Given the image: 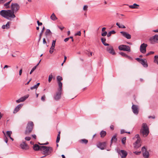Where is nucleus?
I'll return each instance as SVG.
<instances>
[{
	"label": "nucleus",
	"mask_w": 158,
	"mask_h": 158,
	"mask_svg": "<svg viewBox=\"0 0 158 158\" xmlns=\"http://www.w3.org/2000/svg\"><path fill=\"white\" fill-rule=\"evenodd\" d=\"M14 13L11 9L2 10L0 11V15L3 17L9 20L15 18Z\"/></svg>",
	"instance_id": "obj_1"
},
{
	"label": "nucleus",
	"mask_w": 158,
	"mask_h": 158,
	"mask_svg": "<svg viewBox=\"0 0 158 158\" xmlns=\"http://www.w3.org/2000/svg\"><path fill=\"white\" fill-rule=\"evenodd\" d=\"M48 144V143L47 142L44 143H40V151H43L41 152L42 153L48 155L50 154L52 151V148L50 147H47L45 146H41L42 145H46Z\"/></svg>",
	"instance_id": "obj_2"
},
{
	"label": "nucleus",
	"mask_w": 158,
	"mask_h": 158,
	"mask_svg": "<svg viewBox=\"0 0 158 158\" xmlns=\"http://www.w3.org/2000/svg\"><path fill=\"white\" fill-rule=\"evenodd\" d=\"M140 132V134H142L143 137H146L148 135L149 131L148 127L146 123L142 124Z\"/></svg>",
	"instance_id": "obj_3"
},
{
	"label": "nucleus",
	"mask_w": 158,
	"mask_h": 158,
	"mask_svg": "<svg viewBox=\"0 0 158 158\" xmlns=\"http://www.w3.org/2000/svg\"><path fill=\"white\" fill-rule=\"evenodd\" d=\"M33 126L34 124L33 122H29L27 124L26 129L25 131V134L28 135L30 134L33 130Z\"/></svg>",
	"instance_id": "obj_4"
},
{
	"label": "nucleus",
	"mask_w": 158,
	"mask_h": 158,
	"mask_svg": "<svg viewBox=\"0 0 158 158\" xmlns=\"http://www.w3.org/2000/svg\"><path fill=\"white\" fill-rule=\"evenodd\" d=\"M20 7L19 5L16 3H12L10 5L11 10L14 13H16L19 10Z\"/></svg>",
	"instance_id": "obj_5"
},
{
	"label": "nucleus",
	"mask_w": 158,
	"mask_h": 158,
	"mask_svg": "<svg viewBox=\"0 0 158 158\" xmlns=\"http://www.w3.org/2000/svg\"><path fill=\"white\" fill-rule=\"evenodd\" d=\"M118 48L121 51H127L129 52L131 51L130 47L129 46L125 45H121L119 46Z\"/></svg>",
	"instance_id": "obj_6"
},
{
	"label": "nucleus",
	"mask_w": 158,
	"mask_h": 158,
	"mask_svg": "<svg viewBox=\"0 0 158 158\" xmlns=\"http://www.w3.org/2000/svg\"><path fill=\"white\" fill-rule=\"evenodd\" d=\"M142 151L143 152V155L144 158H148L149 156V153L147 151L145 147L144 146L142 148Z\"/></svg>",
	"instance_id": "obj_7"
},
{
	"label": "nucleus",
	"mask_w": 158,
	"mask_h": 158,
	"mask_svg": "<svg viewBox=\"0 0 158 158\" xmlns=\"http://www.w3.org/2000/svg\"><path fill=\"white\" fill-rule=\"evenodd\" d=\"M147 44L143 43L141 44L140 47V51L143 53H145L146 52V48L147 46Z\"/></svg>",
	"instance_id": "obj_8"
},
{
	"label": "nucleus",
	"mask_w": 158,
	"mask_h": 158,
	"mask_svg": "<svg viewBox=\"0 0 158 158\" xmlns=\"http://www.w3.org/2000/svg\"><path fill=\"white\" fill-rule=\"evenodd\" d=\"M106 50L110 53L114 55L115 54V52L114 50L113 47L111 46H109L107 47Z\"/></svg>",
	"instance_id": "obj_9"
},
{
	"label": "nucleus",
	"mask_w": 158,
	"mask_h": 158,
	"mask_svg": "<svg viewBox=\"0 0 158 158\" xmlns=\"http://www.w3.org/2000/svg\"><path fill=\"white\" fill-rule=\"evenodd\" d=\"M62 91L58 90V92H56V95L54 96V99L56 100L59 99L61 97Z\"/></svg>",
	"instance_id": "obj_10"
},
{
	"label": "nucleus",
	"mask_w": 158,
	"mask_h": 158,
	"mask_svg": "<svg viewBox=\"0 0 158 158\" xmlns=\"http://www.w3.org/2000/svg\"><path fill=\"white\" fill-rule=\"evenodd\" d=\"M20 147L22 149L26 150H28L29 148V147L25 142H23L21 143Z\"/></svg>",
	"instance_id": "obj_11"
},
{
	"label": "nucleus",
	"mask_w": 158,
	"mask_h": 158,
	"mask_svg": "<svg viewBox=\"0 0 158 158\" xmlns=\"http://www.w3.org/2000/svg\"><path fill=\"white\" fill-rule=\"evenodd\" d=\"M158 40V35H156L150 39V41L152 44H154Z\"/></svg>",
	"instance_id": "obj_12"
},
{
	"label": "nucleus",
	"mask_w": 158,
	"mask_h": 158,
	"mask_svg": "<svg viewBox=\"0 0 158 158\" xmlns=\"http://www.w3.org/2000/svg\"><path fill=\"white\" fill-rule=\"evenodd\" d=\"M119 154L121 156L122 158H125L127 155V152L124 150H121L119 152Z\"/></svg>",
	"instance_id": "obj_13"
},
{
	"label": "nucleus",
	"mask_w": 158,
	"mask_h": 158,
	"mask_svg": "<svg viewBox=\"0 0 158 158\" xmlns=\"http://www.w3.org/2000/svg\"><path fill=\"white\" fill-rule=\"evenodd\" d=\"M106 143L105 142L100 143L97 145V147L103 150L104 149L105 147L106 146Z\"/></svg>",
	"instance_id": "obj_14"
},
{
	"label": "nucleus",
	"mask_w": 158,
	"mask_h": 158,
	"mask_svg": "<svg viewBox=\"0 0 158 158\" xmlns=\"http://www.w3.org/2000/svg\"><path fill=\"white\" fill-rule=\"evenodd\" d=\"M120 33L123 35L127 38V39H130L131 38V35L127 33L125 31H121Z\"/></svg>",
	"instance_id": "obj_15"
},
{
	"label": "nucleus",
	"mask_w": 158,
	"mask_h": 158,
	"mask_svg": "<svg viewBox=\"0 0 158 158\" xmlns=\"http://www.w3.org/2000/svg\"><path fill=\"white\" fill-rule=\"evenodd\" d=\"M132 109L134 114H138L139 111L137 106L134 105H133L132 106Z\"/></svg>",
	"instance_id": "obj_16"
},
{
	"label": "nucleus",
	"mask_w": 158,
	"mask_h": 158,
	"mask_svg": "<svg viewBox=\"0 0 158 158\" xmlns=\"http://www.w3.org/2000/svg\"><path fill=\"white\" fill-rule=\"evenodd\" d=\"M28 97V96L27 95V96H25L23 97H21L19 99L16 100V102L17 103H19L21 102L24 101Z\"/></svg>",
	"instance_id": "obj_17"
},
{
	"label": "nucleus",
	"mask_w": 158,
	"mask_h": 158,
	"mask_svg": "<svg viewBox=\"0 0 158 158\" xmlns=\"http://www.w3.org/2000/svg\"><path fill=\"white\" fill-rule=\"evenodd\" d=\"M140 139H137V140L134 143V145L135 148H138L140 146L141 144H140Z\"/></svg>",
	"instance_id": "obj_18"
},
{
	"label": "nucleus",
	"mask_w": 158,
	"mask_h": 158,
	"mask_svg": "<svg viewBox=\"0 0 158 158\" xmlns=\"http://www.w3.org/2000/svg\"><path fill=\"white\" fill-rule=\"evenodd\" d=\"M23 105L22 104H19L16 106L15 108L14 111L13 113H16L18 112L20 109L22 107Z\"/></svg>",
	"instance_id": "obj_19"
},
{
	"label": "nucleus",
	"mask_w": 158,
	"mask_h": 158,
	"mask_svg": "<svg viewBox=\"0 0 158 158\" xmlns=\"http://www.w3.org/2000/svg\"><path fill=\"white\" fill-rule=\"evenodd\" d=\"M140 63L144 67H147L148 66L147 61L145 59H142Z\"/></svg>",
	"instance_id": "obj_20"
},
{
	"label": "nucleus",
	"mask_w": 158,
	"mask_h": 158,
	"mask_svg": "<svg viewBox=\"0 0 158 158\" xmlns=\"http://www.w3.org/2000/svg\"><path fill=\"white\" fill-rule=\"evenodd\" d=\"M10 23L8 22L6 25H3L2 27V29H8L10 27Z\"/></svg>",
	"instance_id": "obj_21"
},
{
	"label": "nucleus",
	"mask_w": 158,
	"mask_h": 158,
	"mask_svg": "<svg viewBox=\"0 0 158 158\" xmlns=\"http://www.w3.org/2000/svg\"><path fill=\"white\" fill-rule=\"evenodd\" d=\"M12 0H11L4 4L3 6L5 7L6 9H9L10 8V4Z\"/></svg>",
	"instance_id": "obj_22"
},
{
	"label": "nucleus",
	"mask_w": 158,
	"mask_h": 158,
	"mask_svg": "<svg viewBox=\"0 0 158 158\" xmlns=\"http://www.w3.org/2000/svg\"><path fill=\"white\" fill-rule=\"evenodd\" d=\"M116 135H115L112 137L111 140V145L113 142L115 143L117 141V139L116 138Z\"/></svg>",
	"instance_id": "obj_23"
},
{
	"label": "nucleus",
	"mask_w": 158,
	"mask_h": 158,
	"mask_svg": "<svg viewBox=\"0 0 158 158\" xmlns=\"http://www.w3.org/2000/svg\"><path fill=\"white\" fill-rule=\"evenodd\" d=\"M119 54L123 56L124 57H127L129 59L131 58V57L130 56L127 55L126 54H125L123 52H120L119 53Z\"/></svg>",
	"instance_id": "obj_24"
},
{
	"label": "nucleus",
	"mask_w": 158,
	"mask_h": 158,
	"mask_svg": "<svg viewBox=\"0 0 158 158\" xmlns=\"http://www.w3.org/2000/svg\"><path fill=\"white\" fill-rule=\"evenodd\" d=\"M51 19L53 21L56 20L57 19V18L56 17L55 14L53 13L50 16Z\"/></svg>",
	"instance_id": "obj_25"
},
{
	"label": "nucleus",
	"mask_w": 158,
	"mask_h": 158,
	"mask_svg": "<svg viewBox=\"0 0 158 158\" xmlns=\"http://www.w3.org/2000/svg\"><path fill=\"white\" fill-rule=\"evenodd\" d=\"M40 85V83H37L35 85L33 86L30 88V89L32 90L34 89H37L38 86Z\"/></svg>",
	"instance_id": "obj_26"
},
{
	"label": "nucleus",
	"mask_w": 158,
	"mask_h": 158,
	"mask_svg": "<svg viewBox=\"0 0 158 158\" xmlns=\"http://www.w3.org/2000/svg\"><path fill=\"white\" fill-rule=\"evenodd\" d=\"M106 133L105 131H102L100 133L101 137L103 138L106 135Z\"/></svg>",
	"instance_id": "obj_27"
},
{
	"label": "nucleus",
	"mask_w": 158,
	"mask_h": 158,
	"mask_svg": "<svg viewBox=\"0 0 158 158\" xmlns=\"http://www.w3.org/2000/svg\"><path fill=\"white\" fill-rule=\"evenodd\" d=\"M57 82L58 84V86L59 87V88L58 89V90H59L60 91H62V83L61 81H58Z\"/></svg>",
	"instance_id": "obj_28"
},
{
	"label": "nucleus",
	"mask_w": 158,
	"mask_h": 158,
	"mask_svg": "<svg viewBox=\"0 0 158 158\" xmlns=\"http://www.w3.org/2000/svg\"><path fill=\"white\" fill-rule=\"evenodd\" d=\"M139 6V5L136 3L132 5H130L129 6V7L132 9L134 8H138V7H136L137 6Z\"/></svg>",
	"instance_id": "obj_29"
},
{
	"label": "nucleus",
	"mask_w": 158,
	"mask_h": 158,
	"mask_svg": "<svg viewBox=\"0 0 158 158\" xmlns=\"http://www.w3.org/2000/svg\"><path fill=\"white\" fill-rule=\"evenodd\" d=\"M79 142L81 143L86 144L88 142V140L85 139H83L80 140Z\"/></svg>",
	"instance_id": "obj_30"
},
{
	"label": "nucleus",
	"mask_w": 158,
	"mask_h": 158,
	"mask_svg": "<svg viewBox=\"0 0 158 158\" xmlns=\"http://www.w3.org/2000/svg\"><path fill=\"white\" fill-rule=\"evenodd\" d=\"M106 41V39L105 38H102L101 39V41L102 43V44L105 45V46H109V44H108L107 43H106L105 42V41Z\"/></svg>",
	"instance_id": "obj_31"
},
{
	"label": "nucleus",
	"mask_w": 158,
	"mask_h": 158,
	"mask_svg": "<svg viewBox=\"0 0 158 158\" xmlns=\"http://www.w3.org/2000/svg\"><path fill=\"white\" fill-rule=\"evenodd\" d=\"M33 148L35 151H37L40 149V146L38 144H35L34 145Z\"/></svg>",
	"instance_id": "obj_32"
},
{
	"label": "nucleus",
	"mask_w": 158,
	"mask_h": 158,
	"mask_svg": "<svg viewBox=\"0 0 158 158\" xmlns=\"http://www.w3.org/2000/svg\"><path fill=\"white\" fill-rule=\"evenodd\" d=\"M116 25L118 26L119 28H126V27L125 26L122 24H120L118 23H116Z\"/></svg>",
	"instance_id": "obj_33"
},
{
	"label": "nucleus",
	"mask_w": 158,
	"mask_h": 158,
	"mask_svg": "<svg viewBox=\"0 0 158 158\" xmlns=\"http://www.w3.org/2000/svg\"><path fill=\"white\" fill-rule=\"evenodd\" d=\"M40 64V61L35 66H34L33 68L31 70V71H30V74H31L32 73L35 69H36L37 66H38L39 64Z\"/></svg>",
	"instance_id": "obj_34"
},
{
	"label": "nucleus",
	"mask_w": 158,
	"mask_h": 158,
	"mask_svg": "<svg viewBox=\"0 0 158 158\" xmlns=\"http://www.w3.org/2000/svg\"><path fill=\"white\" fill-rule=\"evenodd\" d=\"M46 35H50L52 34V32L49 29H47L45 32Z\"/></svg>",
	"instance_id": "obj_35"
},
{
	"label": "nucleus",
	"mask_w": 158,
	"mask_h": 158,
	"mask_svg": "<svg viewBox=\"0 0 158 158\" xmlns=\"http://www.w3.org/2000/svg\"><path fill=\"white\" fill-rule=\"evenodd\" d=\"M116 33L115 31H110L107 35V36L108 37H110L112 34H114Z\"/></svg>",
	"instance_id": "obj_36"
},
{
	"label": "nucleus",
	"mask_w": 158,
	"mask_h": 158,
	"mask_svg": "<svg viewBox=\"0 0 158 158\" xmlns=\"http://www.w3.org/2000/svg\"><path fill=\"white\" fill-rule=\"evenodd\" d=\"M126 137H124L122 138V142L123 144H125L126 143Z\"/></svg>",
	"instance_id": "obj_37"
},
{
	"label": "nucleus",
	"mask_w": 158,
	"mask_h": 158,
	"mask_svg": "<svg viewBox=\"0 0 158 158\" xmlns=\"http://www.w3.org/2000/svg\"><path fill=\"white\" fill-rule=\"evenodd\" d=\"M154 58H155L154 62L158 64V56L156 55L155 56Z\"/></svg>",
	"instance_id": "obj_38"
},
{
	"label": "nucleus",
	"mask_w": 158,
	"mask_h": 158,
	"mask_svg": "<svg viewBox=\"0 0 158 158\" xmlns=\"http://www.w3.org/2000/svg\"><path fill=\"white\" fill-rule=\"evenodd\" d=\"M56 78L57 82L60 81H61L63 79L62 77L59 76H57Z\"/></svg>",
	"instance_id": "obj_39"
},
{
	"label": "nucleus",
	"mask_w": 158,
	"mask_h": 158,
	"mask_svg": "<svg viewBox=\"0 0 158 158\" xmlns=\"http://www.w3.org/2000/svg\"><path fill=\"white\" fill-rule=\"evenodd\" d=\"M52 78H53V76L52 74H51V75H49V77H48V80L49 82H50L51 81Z\"/></svg>",
	"instance_id": "obj_40"
},
{
	"label": "nucleus",
	"mask_w": 158,
	"mask_h": 158,
	"mask_svg": "<svg viewBox=\"0 0 158 158\" xmlns=\"http://www.w3.org/2000/svg\"><path fill=\"white\" fill-rule=\"evenodd\" d=\"M12 131H7L6 132V135L9 137H10Z\"/></svg>",
	"instance_id": "obj_41"
},
{
	"label": "nucleus",
	"mask_w": 158,
	"mask_h": 158,
	"mask_svg": "<svg viewBox=\"0 0 158 158\" xmlns=\"http://www.w3.org/2000/svg\"><path fill=\"white\" fill-rule=\"evenodd\" d=\"M60 139V135H58L56 140V143H58L59 142Z\"/></svg>",
	"instance_id": "obj_42"
},
{
	"label": "nucleus",
	"mask_w": 158,
	"mask_h": 158,
	"mask_svg": "<svg viewBox=\"0 0 158 158\" xmlns=\"http://www.w3.org/2000/svg\"><path fill=\"white\" fill-rule=\"evenodd\" d=\"M56 42V40H53L52 41V46L51 47H54V48H55Z\"/></svg>",
	"instance_id": "obj_43"
},
{
	"label": "nucleus",
	"mask_w": 158,
	"mask_h": 158,
	"mask_svg": "<svg viewBox=\"0 0 158 158\" xmlns=\"http://www.w3.org/2000/svg\"><path fill=\"white\" fill-rule=\"evenodd\" d=\"M54 49V47H51L49 50V52L50 53L52 54L53 52Z\"/></svg>",
	"instance_id": "obj_44"
},
{
	"label": "nucleus",
	"mask_w": 158,
	"mask_h": 158,
	"mask_svg": "<svg viewBox=\"0 0 158 158\" xmlns=\"http://www.w3.org/2000/svg\"><path fill=\"white\" fill-rule=\"evenodd\" d=\"M154 53V52L153 51H150L148 53L146 54V56H148L150 54H153Z\"/></svg>",
	"instance_id": "obj_45"
},
{
	"label": "nucleus",
	"mask_w": 158,
	"mask_h": 158,
	"mask_svg": "<svg viewBox=\"0 0 158 158\" xmlns=\"http://www.w3.org/2000/svg\"><path fill=\"white\" fill-rule=\"evenodd\" d=\"M141 152L140 151V152L135 151V152H134V153L136 155H139L140 154Z\"/></svg>",
	"instance_id": "obj_46"
},
{
	"label": "nucleus",
	"mask_w": 158,
	"mask_h": 158,
	"mask_svg": "<svg viewBox=\"0 0 158 158\" xmlns=\"http://www.w3.org/2000/svg\"><path fill=\"white\" fill-rule=\"evenodd\" d=\"M75 35H79L80 36L81 35V31H78L77 33H76L75 34Z\"/></svg>",
	"instance_id": "obj_47"
},
{
	"label": "nucleus",
	"mask_w": 158,
	"mask_h": 158,
	"mask_svg": "<svg viewBox=\"0 0 158 158\" xmlns=\"http://www.w3.org/2000/svg\"><path fill=\"white\" fill-rule=\"evenodd\" d=\"M127 131H126L124 129H121L120 131L121 134H123L124 133H126Z\"/></svg>",
	"instance_id": "obj_48"
},
{
	"label": "nucleus",
	"mask_w": 158,
	"mask_h": 158,
	"mask_svg": "<svg viewBox=\"0 0 158 158\" xmlns=\"http://www.w3.org/2000/svg\"><path fill=\"white\" fill-rule=\"evenodd\" d=\"M107 34V32L106 31H104V32L102 33V36H105Z\"/></svg>",
	"instance_id": "obj_49"
},
{
	"label": "nucleus",
	"mask_w": 158,
	"mask_h": 158,
	"mask_svg": "<svg viewBox=\"0 0 158 158\" xmlns=\"http://www.w3.org/2000/svg\"><path fill=\"white\" fill-rule=\"evenodd\" d=\"M135 60H136L138 62L140 63L142 60V59H140L139 58H135Z\"/></svg>",
	"instance_id": "obj_50"
},
{
	"label": "nucleus",
	"mask_w": 158,
	"mask_h": 158,
	"mask_svg": "<svg viewBox=\"0 0 158 158\" xmlns=\"http://www.w3.org/2000/svg\"><path fill=\"white\" fill-rule=\"evenodd\" d=\"M88 8V6L87 5H85L83 8V10H87Z\"/></svg>",
	"instance_id": "obj_51"
},
{
	"label": "nucleus",
	"mask_w": 158,
	"mask_h": 158,
	"mask_svg": "<svg viewBox=\"0 0 158 158\" xmlns=\"http://www.w3.org/2000/svg\"><path fill=\"white\" fill-rule=\"evenodd\" d=\"M6 1V0H0V4L4 3Z\"/></svg>",
	"instance_id": "obj_52"
},
{
	"label": "nucleus",
	"mask_w": 158,
	"mask_h": 158,
	"mask_svg": "<svg viewBox=\"0 0 158 158\" xmlns=\"http://www.w3.org/2000/svg\"><path fill=\"white\" fill-rule=\"evenodd\" d=\"M37 24L38 25V27H36V29L37 30H38L39 29V26H40V21H39V20H38L37 21Z\"/></svg>",
	"instance_id": "obj_53"
},
{
	"label": "nucleus",
	"mask_w": 158,
	"mask_h": 158,
	"mask_svg": "<svg viewBox=\"0 0 158 158\" xmlns=\"http://www.w3.org/2000/svg\"><path fill=\"white\" fill-rule=\"evenodd\" d=\"M25 139L26 140L29 141L31 139V137H26Z\"/></svg>",
	"instance_id": "obj_54"
},
{
	"label": "nucleus",
	"mask_w": 158,
	"mask_h": 158,
	"mask_svg": "<svg viewBox=\"0 0 158 158\" xmlns=\"http://www.w3.org/2000/svg\"><path fill=\"white\" fill-rule=\"evenodd\" d=\"M135 138H137V139H140V138L139 134L136 135L135 136Z\"/></svg>",
	"instance_id": "obj_55"
},
{
	"label": "nucleus",
	"mask_w": 158,
	"mask_h": 158,
	"mask_svg": "<svg viewBox=\"0 0 158 158\" xmlns=\"http://www.w3.org/2000/svg\"><path fill=\"white\" fill-rule=\"evenodd\" d=\"M45 95H44L41 97V100L42 101H45Z\"/></svg>",
	"instance_id": "obj_56"
},
{
	"label": "nucleus",
	"mask_w": 158,
	"mask_h": 158,
	"mask_svg": "<svg viewBox=\"0 0 158 158\" xmlns=\"http://www.w3.org/2000/svg\"><path fill=\"white\" fill-rule=\"evenodd\" d=\"M45 28L44 27H43V29L41 31V33L40 34V36H41V34L44 31V30ZM41 38V37H40V38Z\"/></svg>",
	"instance_id": "obj_57"
},
{
	"label": "nucleus",
	"mask_w": 158,
	"mask_h": 158,
	"mask_svg": "<svg viewBox=\"0 0 158 158\" xmlns=\"http://www.w3.org/2000/svg\"><path fill=\"white\" fill-rule=\"evenodd\" d=\"M69 39H70L69 37H68V38H66L64 39V42H66L69 40Z\"/></svg>",
	"instance_id": "obj_58"
},
{
	"label": "nucleus",
	"mask_w": 158,
	"mask_h": 158,
	"mask_svg": "<svg viewBox=\"0 0 158 158\" xmlns=\"http://www.w3.org/2000/svg\"><path fill=\"white\" fill-rule=\"evenodd\" d=\"M58 27L59 28H60L61 31H62L63 29L64 28V27H60V26H58Z\"/></svg>",
	"instance_id": "obj_59"
},
{
	"label": "nucleus",
	"mask_w": 158,
	"mask_h": 158,
	"mask_svg": "<svg viewBox=\"0 0 158 158\" xmlns=\"http://www.w3.org/2000/svg\"><path fill=\"white\" fill-rule=\"evenodd\" d=\"M110 129L112 130H113L114 129V126L113 125H111L110 126Z\"/></svg>",
	"instance_id": "obj_60"
},
{
	"label": "nucleus",
	"mask_w": 158,
	"mask_h": 158,
	"mask_svg": "<svg viewBox=\"0 0 158 158\" xmlns=\"http://www.w3.org/2000/svg\"><path fill=\"white\" fill-rule=\"evenodd\" d=\"M22 72V69H21L19 71V75H21Z\"/></svg>",
	"instance_id": "obj_61"
},
{
	"label": "nucleus",
	"mask_w": 158,
	"mask_h": 158,
	"mask_svg": "<svg viewBox=\"0 0 158 158\" xmlns=\"http://www.w3.org/2000/svg\"><path fill=\"white\" fill-rule=\"evenodd\" d=\"M148 118H153V119H154L155 118V116H149L148 117Z\"/></svg>",
	"instance_id": "obj_62"
},
{
	"label": "nucleus",
	"mask_w": 158,
	"mask_h": 158,
	"mask_svg": "<svg viewBox=\"0 0 158 158\" xmlns=\"http://www.w3.org/2000/svg\"><path fill=\"white\" fill-rule=\"evenodd\" d=\"M32 137L35 139L36 138V135H32Z\"/></svg>",
	"instance_id": "obj_63"
},
{
	"label": "nucleus",
	"mask_w": 158,
	"mask_h": 158,
	"mask_svg": "<svg viewBox=\"0 0 158 158\" xmlns=\"http://www.w3.org/2000/svg\"><path fill=\"white\" fill-rule=\"evenodd\" d=\"M43 43L44 44H45L46 43V40H45V39H44V38L43 39Z\"/></svg>",
	"instance_id": "obj_64"
}]
</instances>
